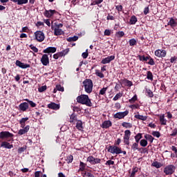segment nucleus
Wrapping results in <instances>:
<instances>
[{"instance_id": "f257e3e1", "label": "nucleus", "mask_w": 177, "mask_h": 177, "mask_svg": "<svg viewBox=\"0 0 177 177\" xmlns=\"http://www.w3.org/2000/svg\"><path fill=\"white\" fill-rule=\"evenodd\" d=\"M77 102L80 103V104H85L88 107H92V102L89 99L88 95L82 94L76 98Z\"/></svg>"}, {"instance_id": "f03ea898", "label": "nucleus", "mask_w": 177, "mask_h": 177, "mask_svg": "<svg viewBox=\"0 0 177 177\" xmlns=\"http://www.w3.org/2000/svg\"><path fill=\"white\" fill-rule=\"evenodd\" d=\"M83 86H84V91L86 93H92L93 91V82L91 79H86L83 82Z\"/></svg>"}, {"instance_id": "7ed1b4c3", "label": "nucleus", "mask_w": 177, "mask_h": 177, "mask_svg": "<svg viewBox=\"0 0 177 177\" xmlns=\"http://www.w3.org/2000/svg\"><path fill=\"white\" fill-rule=\"evenodd\" d=\"M15 135L8 131L0 132V139L1 140H6L7 142H10V139H13Z\"/></svg>"}, {"instance_id": "20e7f679", "label": "nucleus", "mask_w": 177, "mask_h": 177, "mask_svg": "<svg viewBox=\"0 0 177 177\" xmlns=\"http://www.w3.org/2000/svg\"><path fill=\"white\" fill-rule=\"evenodd\" d=\"M175 169L176 167L174 165H168L164 168L163 172L165 175H172L175 172Z\"/></svg>"}, {"instance_id": "39448f33", "label": "nucleus", "mask_w": 177, "mask_h": 177, "mask_svg": "<svg viewBox=\"0 0 177 177\" xmlns=\"http://www.w3.org/2000/svg\"><path fill=\"white\" fill-rule=\"evenodd\" d=\"M108 151L111 154H121V147H118L117 145H111L109 147Z\"/></svg>"}, {"instance_id": "423d86ee", "label": "nucleus", "mask_w": 177, "mask_h": 177, "mask_svg": "<svg viewBox=\"0 0 177 177\" xmlns=\"http://www.w3.org/2000/svg\"><path fill=\"white\" fill-rule=\"evenodd\" d=\"M86 161L88 162H90L91 165H96V164H101L102 163V159L99 158H95L92 156H90L87 158Z\"/></svg>"}, {"instance_id": "0eeeda50", "label": "nucleus", "mask_w": 177, "mask_h": 177, "mask_svg": "<svg viewBox=\"0 0 177 177\" xmlns=\"http://www.w3.org/2000/svg\"><path fill=\"white\" fill-rule=\"evenodd\" d=\"M35 39L38 42H42L45 39V34L42 31L37 30L35 33Z\"/></svg>"}, {"instance_id": "6e6552de", "label": "nucleus", "mask_w": 177, "mask_h": 177, "mask_svg": "<svg viewBox=\"0 0 177 177\" xmlns=\"http://www.w3.org/2000/svg\"><path fill=\"white\" fill-rule=\"evenodd\" d=\"M129 114V111L126 110L124 112H118L113 115V118H118V120H122L125 118L127 115Z\"/></svg>"}, {"instance_id": "1a4fd4ad", "label": "nucleus", "mask_w": 177, "mask_h": 177, "mask_svg": "<svg viewBox=\"0 0 177 177\" xmlns=\"http://www.w3.org/2000/svg\"><path fill=\"white\" fill-rule=\"evenodd\" d=\"M56 13H57V11H56V10H45L44 15L45 16V17L50 19V17H53V16L54 15H56Z\"/></svg>"}, {"instance_id": "9d476101", "label": "nucleus", "mask_w": 177, "mask_h": 177, "mask_svg": "<svg viewBox=\"0 0 177 177\" xmlns=\"http://www.w3.org/2000/svg\"><path fill=\"white\" fill-rule=\"evenodd\" d=\"M155 56L157 57H165L167 56V51L165 50L158 49L155 51Z\"/></svg>"}, {"instance_id": "9b49d317", "label": "nucleus", "mask_w": 177, "mask_h": 177, "mask_svg": "<svg viewBox=\"0 0 177 177\" xmlns=\"http://www.w3.org/2000/svg\"><path fill=\"white\" fill-rule=\"evenodd\" d=\"M15 65L17 67H19L20 68H30V67H31V65H30L28 64H24L19 60L16 61Z\"/></svg>"}, {"instance_id": "f8f14e48", "label": "nucleus", "mask_w": 177, "mask_h": 177, "mask_svg": "<svg viewBox=\"0 0 177 177\" xmlns=\"http://www.w3.org/2000/svg\"><path fill=\"white\" fill-rule=\"evenodd\" d=\"M40 61L43 66H48V64H49V57L48 55L44 54Z\"/></svg>"}, {"instance_id": "ddd939ff", "label": "nucleus", "mask_w": 177, "mask_h": 177, "mask_svg": "<svg viewBox=\"0 0 177 177\" xmlns=\"http://www.w3.org/2000/svg\"><path fill=\"white\" fill-rule=\"evenodd\" d=\"M169 21L167 23V26H170L171 28H174V27H176L177 26V19L174 17H170L169 18Z\"/></svg>"}, {"instance_id": "4468645a", "label": "nucleus", "mask_w": 177, "mask_h": 177, "mask_svg": "<svg viewBox=\"0 0 177 177\" xmlns=\"http://www.w3.org/2000/svg\"><path fill=\"white\" fill-rule=\"evenodd\" d=\"M114 59H115V56L111 55V56H109V57L103 59L101 61V63H102V64H107L110 63L111 62H113V60H114Z\"/></svg>"}, {"instance_id": "2eb2a0df", "label": "nucleus", "mask_w": 177, "mask_h": 177, "mask_svg": "<svg viewBox=\"0 0 177 177\" xmlns=\"http://www.w3.org/2000/svg\"><path fill=\"white\" fill-rule=\"evenodd\" d=\"M120 84V85H122L123 84L124 85H125V86H129V88H131V86L133 85V83L128 79L121 80Z\"/></svg>"}, {"instance_id": "dca6fc26", "label": "nucleus", "mask_w": 177, "mask_h": 177, "mask_svg": "<svg viewBox=\"0 0 177 177\" xmlns=\"http://www.w3.org/2000/svg\"><path fill=\"white\" fill-rule=\"evenodd\" d=\"M19 109L20 110V111H27V110H28V102L21 103L19 105Z\"/></svg>"}, {"instance_id": "f3484780", "label": "nucleus", "mask_w": 177, "mask_h": 177, "mask_svg": "<svg viewBox=\"0 0 177 177\" xmlns=\"http://www.w3.org/2000/svg\"><path fill=\"white\" fill-rule=\"evenodd\" d=\"M56 47H48L43 50V53H56Z\"/></svg>"}, {"instance_id": "a211bd4d", "label": "nucleus", "mask_w": 177, "mask_h": 177, "mask_svg": "<svg viewBox=\"0 0 177 177\" xmlns=\"http://www.w3.org/2000/svg\"><path fill=\"white\" fill-rule=\"evenodd\" d=\"M1 147H4V149H13V145L9 143V141H3L1 144Z\"/></svg>"}, {"instance_id": "6ab92c4d", "label": "nucleus", "mask_w": 177, "mask_h": 177, "mask_svg": "<svg viewBox=\"0 0 177 177\" xmlns=\"http://www.w3.org/2000/svg\"><path fill=\"white\" fill-rule=\"evenodd\" d=\"M30 131V125H27L26 127H24V129H21L18 131V135H25V133H27Z\"/></svg>"}, {"instance_id": "aec40b11", "label": "nucleus", "mask_w": 177, "mask_h": 177, "mask_svg": "<svg viewBox=\"0 0 177 177\" xmlns=\"http://www.w3.org/2000/svg\"><path fill=\"white\" fill-rule=\"evenodd\" d=\"M48 108L51 109V110H59V109H60V105L55 102H51L48 104Z\"/></svg>"}, {"instance_id": "412c9836", "label": "nucleus", "mask_w": 177, "mask_h": 177, "mask_svg": "<svg viewBox=\"0 0 177 177\" xmlns=\"http://www.w3.org/2000/svg\"><path fill=\"white\" fill-rule=\"evenodd\" d=\"M113 125V123L110 120H105L102 123V128H104V129H107V128H110Z\"/></svg>"}, {"instance_id": "4be33fe9", "label": "nucleus", "mask_w": 177, "mask_h": 177, "mask_svg": "<svg viewBox=\"0 0 177 177\" xmlns=\"http://www.w3.org/2000/svg\"><path fill=\"white\" fill-rule=\"evenodd\" d=\"M11 2H14V3H17V5H26L28 3V0H10Z\"/></svg>"}, {"instance_id": "5701e85b", "label": "nucleus", "mask_w": 177, "mask_h": 177, "mask_svg": "<svg viewBox=\"0 0 177 177\" xmlns=\"http://www.w3.org/2000/svg\"><path fill=\"white\" fill-rule=\"evenodd\" d=\"M76 128L78 131H83L84 129V124L82 120H77L76 123Z\"/></svg>"}, {"instance_id": "b1692460", "label": "nucleus", "mask_w": 177, "mask_h": 177, "mask_svg": "<svg viewBox=\"0 0 177 177\" xmlns=\"http://www.w3.org/2000/svg\"><path fill=\"white\" fill-rule=\"evenodd\" d=\"M63 34H64V32L63 31V30L60 28H54V35L59 36V35H63Z\"/></svg>"}, {"instance_id": "393cba45", "label": "nucleus", "mask_w": 177, "mask_h": 177, "mask_svg": "<svg viewBox=\"0 0 177 177\" xmlns=\"http://www.w3.org/2000/svg\"><path fill=\"white\" fill-rule=\"evenodd\" d=\"M136 23H138V18L136 16L132 15L129 21V24L133 26L136 24Z\"/></svg>"}, {"instance_id": "a878e982", "label": "nucleus", "mask_w": 177, "mask_h": 177, "mask_svg": "<svg viewBox=\"0 0 177 177\" xmlns=\"http://www.w3.org/2000/svg\"><path fill=\"white\" fill-rule=\"evenodd\" d=\"M27 121H28V118H23L19 120L21 128H24V127H26V122H27Z\"/></svg>"}, {"instance_id": "bb28decb", "label": "nucleus", "mask_w": 177, "mask_h": 177, "mask_svg": "<svg viewBox=\"0 0 177 177\" xmlns=\"http://www.w3.org/2000/svg\"><path fill=\"white\" fill-rule=\"evenodd\" d=\"M143 138V134L142 133H137L136 136H134V139L136 140V143H138L140 141V139Z\"/></svg>"}, {"instance_id": "cd10ccee", "label": "nucleus", "mask_w": 177, "mask_h": 177, "mask_svg": "<svg viewBox=\"0 0 177 177\" xmlns=\"http://www.w3.org/2000/svg\"><path fill=\"white\" fill-rule=\"evenodd\" d=\"M159 120H160L161 125H167V120L165 119V115L162 114V115H160Z\"/></svg>"}, {"instance_id": "c85d7f7f", "label": "nucleus", "mask_w": 177, "mask_h": 177, "mask_svg": "<svg viewBox=\"0 0 177 177\" xmlns=\"http://www.w3.org/2000/svg\"><path fill=\"white\" fill-rule=\"evenodd\" d=\"M134 118H136V120H140L141 121H146V120H147V116H144L142 115H135Z\"/></svg>"}, {"instance_id": "c756f323", "label": "nucleus", "mask_w": 177, "mask_h": 177, "mask_svg": "<svg viewBox=\"0 0 177 177\" xmlns=\"http://www.w3.org/2000/svg\"><path fill=\"white\" fill-rule=\"evenodd\" d=\"M140 62H147L150 59V55L145 57V55H138Z\"/></svg>"}, {"instance_id": "7c9ffc66", "label": "nucleus", "mask_w": 177, "mask_h": 177, "mask_svg": "<svg viewBox=\"0 0 177 177\" xmlns=\"http://www.w3.org/2000/svg\"><path fill=\"white\" fill-rule=\"evenodd\" d=\"M86 167V163H84V162L80 161L79 171H82V172H84V171H85Z\"/></svg>"}, {"instance_id": "2f4dec72", "label": "nucleus", "mask_w": 177, "mask_h": 177, "mask_svg": "<svg viewBox=\"0 0 177 177\" xmlns=\"http://www.w3.org/2000/svg\"><path fill=\"white\" fill-rule=\"evenodd\" d=\"M144 138L146 140H149L150 143H153V140H154V138L150 134H145Z\"/></svg>"}, {"instance_id": "473e14b6", "label": "nucleus", "mask_w": 177, "mask_h": 177, "mask_svg": "<svg viewBox=\"0 0 177 177\" xmlns=\"http://www.w3.org/2000/svg\"><path fill=\"white\" fill-rule=\"evenodd\" d=\"M75 121H77V115L73 113L70 116V122L73 124L75 122Z\"/></svg>"}, {"instance_id": "72a5a7b5", "label": "nucleus", "mask_w": 177, "mask_h": 177, "mask_svg": "<svg viewBox=\"0 0 177 177\" xmlns=\"http://www.w3.org/2000/svg\"><path fill=\"white\" fill-rule=\"evenodd\" d=\"M151 167H155V168H161L162 167V165L160 162L155 161L152 162Z\"/></svg>"}, {"instance_id": "f704fd0d", "label": "nucleus", "mask_w": 177, "mask_h": 177, "mask_svg": "<svg viewBox=\"0 0 177 177\" xmlns=\"http://www.w3.org/2000/svg\"><path fill=\"white\" fill-rule=\"evenodd\" d=\"M138 171L139 168H138V167H133L129 177H135V175H136V173L138 172Z\"/></svg>"}, {"instance_id": "c9c22d12", "label": "nucleus", "mask_w": 177, "mask_h": 177, "mask_svg": "<svg viewBox=\"0 0 177 177\" xmlns=\"http://www.w3.org/2000/svg\"><path fill=\"white\" fill-rule=\"evenodd\" d=\"M130 46H135L138 45V41L136 39L133 38L129 41Z\"/></svg>"}, {"instance_id": "e433bc0d", "label": "nucleus", "mask_w": 177, "mask_h": 177, "mask_svg": "<svg viewBox=\"0 0 177 177\" xmlns=\"http://www.w3.org/2000/svg\"><path fill=\"white\" fill-rule=\"evenodd\" d=\"M147 80H149V81H153V73H151V71H149L147 72Z\"/></svg>"}, {"instance_id": "4c0bfd02", "label": "nucleus", "mask_w": 177, "mask_h": 177, "mask_svg": "<svg viewBox=\"0 0 177 177\" xmlns=\"http://www.w3.org/2000/svg\"><path fill=\"white\" fill-rule=\"evenodd\" d=\"M122 127L127 129L132 128V124L130 122H124L122 123Z\"/></svg>"}, {"instance_id": "58836bf2", "label": "nucleus", "mask_w": 177, "mask_h": 177, "mask_svg": "<svg viewBox=\"0 0 177 177\" xmlns=\"http://www.w3.org/2000/svg\"><path fill=\"white\" fill-rule=\"evenodd\" d=\"M68 42H75V41H78V37L77 36H73L72 37L67 38Z\"/></svg>"}, {"instance_id": "ea45409f", "label": "nucleus", "mask_w": 177, "mask_h": 177, "mask_svg": "<svg viewBox=\"0 0 177 177\" xmlns=\"http://www.w3.org/2000/svg\"><path fill=\"white\" fill-rule=\"evenodd\" d=\"M115 35L117 37V38H122V37L125 35V32H124V31H119L117 32Z\"/></svg>"}, {"instance_id": "a19ab883", "label": "nucleus", "mask_w": 177, "mask_h": 177, "mask_svg": "<svg viewBox=\"0 0 177 177\" xmlns=\"http://www.w3.org/2000/svg\"><path fill=\"white\" fill-rule=\"evenodd\" d=\"M121 97H122V93H118L113 98V100H114V102H117V100H118V99H121Z\"/></svg>"}, {"instance_id": "79ce46f5", "label": "nucleus", "mask_w": 177, "mask_h": 177, "mask_svg": "<svg viewBox=\"0 0 177 177\" xmlns=\"http://www.w3.org/2000/svg\"><path fill=\"white\" fill-rule=\"evenodd\" d=\"M131 149L133 150V151H135V150H139V144L138 142L133 143Z\"/></svg>"}, {"instance_id": "37998d69", "label": "nucleus", "mask_w": 177, "mask_h": 177, "mask_svg": "<svg viewBox=\"0 0 177 177\" xmlns=\"http://www.w3.org/2000/svg\"><path fill=\"white\" fill-rule=\"evenodd\" d=\"M25 100L26 102H28V104H30V107H37V104H35L34 102L28 99H26Z\"/></svg>"}, {"instance_id": "c03bdc74", "label": "nucleus", "mask_w": 177, "mask_h": 177, "mask_svg": "<svg viewBox=\"0 0 177 177\" xmlns=\"http://www.w3.org/2000/svg\"><path fill=\"white\" fill-rule=\"evenodd\" d=\"M26 150H27V146L26 145L19 148L18 149V153H19V154H21V153H24V151H26Z\"/></svg>"}, {"instance_id": "a18cd8bd", "label": "nucleus", "mask_w": 177, "mask_h": 177, "mask_svg": "<svg viewBox=\"0 0 177 177\" xmlns=\"http://www.w3.org/2000/svg\"><path fill=\"white\" fill-rule=\"evenodd\" d=\"M140 145L142 147H146L147 146V140L142 139L140 141Z\"/></svg>"}, {"instance_id": "49530a36", "label": "nucleus", "mask_w": 177, "mask_h": 177, "mask_svg": "<svg viewBox=\"0 0 177 177\" xmlns=\"http://www.w3.org/2000/svg\"><path fill=\"white\" fill-rule=\"evenodd\" d=\"M73 160H74V157L72 155H70L66 158V162L68 164H71V162H73Z\"/></svg>"}, {"instance_id": "de8ad7c7", "label": "nucleus", "mask_w": 177, "mask_h": 177, "mask_svg": "<svg viewBox=\"0 0 177 177\" xmlns=\"http://www.w3.org/2000/svg\"><path fill=\"white\" fill-rule=\"evenodd\" d=\"M129 109H138L139 110V109H140V106H139V104H132V105H129Z\"/></svg>"}, {"instance_id": "09e8293b", "label": "nucleus", "mask_w": 177, "mask_h": 177, "mask_svg": "<svg viewBox=\"0 0 177 177\" xmlns=\"http://www.w3.org/2000/svg\"><path fill=\"white\" fill-rule=\"evenodd\" d=\"M95 74L97 77H100V78H104V74L103 73L100 72V71H96Z\"/></svg>"}, {"instance_id": "8fccbe9b", "label": "nucleus", "mask_w": 177, "mask_h": 177, "mask_svg": "<svg viewBox=\"0 0 177 177\" xmlns=\"http://www.w3.org/2000/svg\"><path fill=\"white\" fill-rule=\"evenodd\" d=\"M149 61L147 62V64H149V66H154V64H156L154 59L151 56H149Z\"/></svg>"}, {"instance_id": "3c124183", "label": "nucleus", "mask_w": 177, "mask_h": 177, "mask_svg": "<svg viewBox=\"0 0 177 177\" xmlns=\"http://www.w3.org/2000/svg\"><path fill=\"white\" fill-rule=\"evenodd\" d=\"M138 100V95H135L131 99L129 100V103H135Z\"/></svg>"}, {"instance_id": "603ef678", "label": "nucleus", "mask_w": 177, "mask_h": 177, "mask_svg": "<svg viewBox=\"0 0 177 177\" xmlns=\"http://www.w3.org/2000/svg\"><path fill=\"white\" fill-rule=\"evenodd\" d=\"M57 91H59V92H64V87L62 86L60 84L56 85Z\"/></svg>"}, {"instance_id": "864d4df0", "label": "nucleus", "mask_w": 177, "mask_h": 177, "mask_svg": "<svg viewBox=\"0 0 177 177\" xmlns=\"http://www.w3.org/2000/svg\"><path fill=\"white\" fill-rule=\"evenodd\" d=\"M108 87L102 88L99 93V95H105L107 91Z\"/></svg>"}, {"instance_id": "5fc2aeb1", "label": "nucleus", "mask_w": 177, "mask_h": 177, "mask_svg": "<svg viewBox=\"0 0 177 177\" xmlns=\"http://www.w3.org/2000/svg\"><path fill=\"white\" fill-rule=\"evenodd\" d=\"M29 47L32 50H33V52H35V53H38V48H36L35 46L30 44Z\"/></svg>"}, {"instance_id": "6e6d98bb", "label": "nucleus", "mask_w": 177, "mask_h": 177, "mask_svg": "<svg viewBox=\"0 0 177 177\" xmlns=\"http://www.w3.org/2000/svg\"><path fill=\"white\" fill-rule=\"evenodd\" d=\"M104 35H106V37H110V35H111V30L106 29L104 32Z\"/></svg>"}, {"instance_id": "4d7b16f0", "label": "nucleus", "mask_w": 177, "mask_h": 177, "mask_svg": "<svg viewBox=\"0 0 177 177\" xmlns=\"http://www.w3.org/2000/svg\"><path fill=\"white\" fill-rule=\"evenodd\" d=\"M147 96H149V97H153V96H154L153 91H151V90H150V89L147 90Z\"/></svg>"}, {"instance_id": "13d9d810", "label": "nucleus", "mask_w": 177, "mask_h": 177, "mask_svg": "<svg viewBox=\"0 0 177 177\" xmlns=\"http://www.w3.org/2000/svg\"><path fill=\"white\" fill-rule=\"evenodd\" d=\"M47 89L46 86H42L38 88L39 92L42 93L45 92V91Z\"/></svg>"}, {"instance_id": "bf43d9fd", "label": "nucleus", "mask_w": 177, "mask_h": 177, "mask_svg": "<svg viewBox=\"0 0 177 177\" xmlns=\"http://www.w3.org/2000/svg\"><path fill=\"white\" fill-rule=\"evenodd\" d=\"M152 135L153 136H156V138H160V136H161V134L159 131H153Z\"/></svg>"}, {"instance_id": "052dcab7", "label": "nucleus", "mask_w": 177, "mask_h": 177, "mask_svg": "<svg viewBox=\"0 0 177 177\" xmlns=\"http://www.w3.org/2000/svg\"><path fill=\"white\" fill-rule=\"evenodd\" d=\"M55 28H63V24L55 23Z\"/></svg>"}, {"instance_id": "680f3d73", "label": "nucleus", "mask_w": 177, "mask_h": 177, "mask_svg": "<svg viewBox=\"0 0 177 177\" xmlns=\"http://www.w3.org/2000/svg\"><path fill=\"white\" fill-rule=\"evenodd\" d=\"M177 135V128H174L170 134V136H176Z\"/></svg>"}, {"instance_id": "e2e57ef3", "label": "nucleus", "mask_w": 177, "mask_h": 177, "mask_svg": "<svg viewBox=\"0 0 177 177\" xmlns=\"http://www.w3.org/2000/svg\"><path fill=\"white\" fill-rule=\"evenodd\" d=\"M115 9L116 10H118V12H122V6L120 5V6H115Z\"/></svg>"}, {"instance_id": "0e129e2a", "label": "nucleus", "mask_w": 177, "mask_h": 177, "mask_svg": "<svg viewBox=\"0 0 177 177\" xmlns=\"http://www.w3.org/2000/svg\"><path fill=\"white\" fill-rule=\"evenodd\" d=\"M120 143H121V138H118L117 139V140H115V145H113V146H120Z\"/></svg>"}, {"instance_id": "69168bd1", "label": "nucleus", "mask_w": 177, "mask_h": 177, "mask_svg": "<svg viewBox=\"0 0 177 177\" xmlns=\"http://www.w3.org/2000/svg\"><path fill=\"white\" fill-rule=\"evenodd\" d=\"M87 171H88V173H87L86 177H95V176L91 173V169H88Z\"/></svg>"}, {"instance_id": "338daca9", "label": "nucleus", "mask_w": 177, "mask_h": 177, "mask_svg": "<svg viewBox=\"0 0 177 177\" xmlns=\"http://www.w3.org/2000/svg\"><path fill=\"white\" fill-rule=\"evenodd\" d=\"M105 165H114V161L111 160H107L105 163Z\"/></svg>"}, {"instance_id": "774afa93", "label": "nucleus", "mask_w": 177, "mask_h": 177, "mask_svg": "<svg viewBox=\"0 0 177 177\" xmlns=\"http://www.w3.org/2000/svg\"><path fill=\"white\" fill-rule=\"evenodd\" d=\"M176 60H177L176 56L171 57L170 59V63H175Z\"/></svg>"}]
</instances>
